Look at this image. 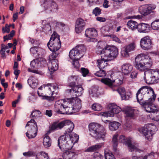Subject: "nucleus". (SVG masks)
<instances>
[{
    "instance_id": "1",
    "label": "nucleus",
    "mask_w": 159,
    "mask_h": 159,
    "mask_svg": "<svg viewBox=\"0 0 159 159\" xmlns=\"http://www.w3.org/2000/svg\"><path fill=\"white\" fill-rule=\"evenodd\" d=\"M101 54L103 58L97 61V66L100 69L107 66L106 61H111L116 57L118 54V49L115 46H107L102 49Z\"/></svg>"
},
{
    "instance_id": "2",
    "label": "nucleus",
    "mask_w": 159,
    "mask_h": 159,
    "mask_svg": "<svg viewBox=\"0 0 159 159\" xmlns=\"http://www.w3.org/2000/svg\"><path fill=\"white\" fill-rule=\"evenodd\" d=\"M58 88L56 84L48 83L43 84L39 88L38 94L39 96H42L43 99L52 101L54 99L52 96L55 93V91H57Z\"/></svg>"
},
{
    "instance_id": "3",
    "label": "nucleus",
    "mask_w": 159,
    "mask_h": 159,
    "mask_svg": "<svg viewBox=\"0 0 159 159\" xmlns=\"http://www.w3.org/2000/svg\"><path fill=\"white\" fill-rule=\"evenodd\" d=\"M90 134L96 139H101L104 140L106 132L104 128L97 123H91L89 126Z\"/></svg>"
},
{
    "instance_id": "4",
    "label": "nucleus",
    "mask_w": 159,
    "mask_h": 159,
    "mask_svg": "<svg viewBox=\"0 0 159 159\" xmlns=\"http://www.w3.org/2000/svg\"><path fill=\"white\" fill-rule=\"evenodd\" d=\"M154 94V91L152 88L143 87L138 90L136 94L137 102L141 105H143L144 100L151 98Z\"/></svg>"
},
{
    "instance_id": "5",
    "label": "nucleus",
    "mask_w": 159,
    "mask_h": 159,
    "mask_svg": "<svg viewBox=\"0 0 159 159\" xmlns=\"http://www.w3.org/2000/svg\"><path fill=\"white\" fill-rule=\"evenodd\" d=\"M65 126L67 127V129L65 134H66L71 133L74 128V125L71 121L64 120L60 122H54L50 127V130L61 129Z\"/></svg>"
},
{
    "instance_id": "6",
    "label": "nucleus",
    "mask_w": 159,
    "mask_h": 159,
    "mask_svg": "<svg viewBox=\"0 0 159 159\" xmlns=\"http://www.w3.org/2000/svg\"><path fill=\"white\" fill-rule=\"evenodd\" d=\"M47 46L51 51H57L61 46V42L59 36L56 32H54L51 35L49 41L47 43Z\"/></svg>"
},
{
    "instance_id": "7",
    "label": "nucleus",
    "mask_w": 159,
    "mask_h": 159,
    "mask_svg": "<svg viewBox=\"0 0 159 159\" xmlns=\"http://www.w3.org/2000/svg\"><path fill=\"white\" fill-rule=\"evenodd\" d=\"M144 75V79L148 84H154L159 80V73L154 70L150 69L145 71Z\"/></svg>"
},
{
    "instance_id": "8",
    "label": "nucleus",
    "mask_w": 159,
    "mask_h": 159,
    "mask_svg": "<svg viewBox=\"0 0 159 159\" xmlns=\"http://www.w3.org/2000/svg\"><path fill=\"white\" fill-rule=\"evenodd\" d=\"M30 126V128L26 133V135L29 139L33 138L36 137L38 131L37 125L36 122L33 119L29 121L26 127Z\"/></svg>"
},
{
    "instance_id": "9",
    "label": "nucleus",
    "mask_w": 159,
    "mask_h": 159,
    "mask_svg": "<svg viewBox=\"0 0 159 159\" xmlns=\"http://www.w3.org/2000/svg\"><path fill=\"white\" fill-rule=\"evenodd\" d=\"M156 98V95L154 94L151 98L146 100L143 105H142L147 112L152 113L157 111V107L153 103Z\"/></svg>"
},
{
    "instance_id": "10",
    "label": "nucleus",
    "mask_w": 159,
    "mask_h": 159,
    "mask_svg": "<svg viewBox=\"0 0 159 159\" xmlns=\"http://www.w3.org/2000/svg\"><path fill=\"white\" fill-rule=\"evenodd\" d=\"M156 7V5L154 4H145L139 7V11L141 15L145 16L149 15L151 13L154 12V10Z\"/></svg>"
},
{
    "instance_id": "11",
    "label": "nucleus",
    "mask_w": 159,
    "mask_h": 159,
    "mask_svg": "<svg viewBox=\"0 0 159 159\" xmlns=\"http://www.w3.org/2000/svg\"><path fill=\"white\" fill-rule=\"evenodd\" d=\"M67 137L68 138L67 134H65L61 136L58 140V145L59 148L64 151L68 150L71 148V146H70L69 144L67 141Z\"/></svg>"
},
{
    "instance_id": "12",
    "label": "nucleus",
    "mask_w": 159,
    "mask_h": 159,
    "mask_svg": "<svg viewBox=\"0 0 159 159\" xmlns=\"http://www.w3.org/2000/svg\"><path fill=\"white\" fill-rule=\"evenodd\" d=\"M67 103L70 102L72 105V107L74 112H77L80 110L81 107V100L76 97H73L67 98Z\"/></svg>"
},
{
    "instance_id": "13",
    "label": "nucleus",
    "mask_w": 159,
    "mask_h": 159,
    "mask_svg": "<svg viewBox=\"0 0 159 159\" xmlns=\"http://www.w3.org/2000/svg\"><path fill=\"white\" fill-rule=\"evenodd\" d=\"M153 42L148 36H145L142 38L140 41L141 47L145 50H148L153 47Z\"/></svg>"
},
{
    "instance_id": "14",
    "label": "nucleus",
    "mask_w": 159,
    "mask_h": 159,
    "mask_svg": "<svg viewBox=\"0 0 159 159\" xmlns=\"http://www.w3.org/2000/svg\"><path fill=\"white\" fill-rule=\"evenodd\" d=\"M126 139V137L123 135H121L119 137V141L123 143H125L130 151L132 152L135 151L136 152L138 151V145L137 144H132L130 141H127Z\"/></svg>"
},
{
    "instance_id": "15",
    "label": "nucleus",
    "mask_w": 159,
    "mask_h": 159,
    "mask_svg": "<svg viewBox=\"0 0 159 159\" xmlns=\"http://www.w3.org/2000/svg\"><path fill=\"white\" fill-rule=\"evenodd\" d=\"M39 64V59H36L33 60L30 62V66L31 68H28V71L29 72L43 75V73L42 71L34 69H37L38 68Z\"/></svg>"
},
{
    "instance_id": "16",
    "label": "nucleus",
    "mask_w": 159,
    "mask_h": 159,
    "mask_svg": "<svg viewBox=\"0 0 159 159\" xmlns=\"http://www.w3.org/2000/svg\"><path fill=\"white\" fill-rule=\"evenodd\" d=\"M136 46L135 43H132L124 47L121 52V56L125 57H129V52L134 50Z\"/></svg>"
},
{
    "instance_id": "17",
    "label": "nucleus",
    "mask_w": 159,
    "mask_h": 159,
    "mask_svg": "<svg viewBox=\"0 0 159 159\" xmlns=\"http://www.w3.org/2000/svg\"><path fill=\"white\" fill-rule=\"evenodd\" d=\"M86 23L84 20L79 18L77 19L75 24V31L77 33H81L84 29Z\"/></svg>"
},
{
    "instance_id": "18",
    "label": "nucleus",
    "mask_w": 159,
    "mask_h": 159,
    "mask_svg": "<svg viewBox=\"0 0 159 159\" xmlns=\"http://www.w3.org/2000/svg\"><path fill=\"white\" fill-rule=\"evenodd\" d=\"M68 91L71 96L77 97L82 95L83 93V89L81 85H77L72 89H68Z\"/></svg>"
},
{
    "instance_id": "19",
    "label": "nucleus",
    "mask_w": 159,
    "mask_h": 159,
    "mask_svg": "<svg viewBox=\"0 0 159 159\" xmlns=\"http://www.w3.org/2000/svg\"><path fill=\"white\" fill-rule=\"evenodd\" d=\"M142 59L138 55L135 58V63L134 66L135 68L141 71H147L148 70Z\"/></svg>"
},
{
    "instance_id": "20",
    "label": "nucleus",
    "mask_w": 159,
    "mask_h": 159,
    "mask_svg": "<svg viewBox=\"0 0 159 159\" xmlns=\"http://www.w3.org/2000/svg\"><path fill=\"white\" fill-rule=\"evenodd\" d=\"M138 55L142 59V61L148 70H150L152 65V62L151 57L148 56L144 54H141Z\"/></svg>"
},
{
    "instance_id": "21",
    "label": "nucleus",
    "mask_w": 159,
    "mask_h": 159,
    "mask_svg": "<svg viewBox=\"0 0 159 159\" xmlns=\"http://www.w3.org/2000/svg\"><path fill=\"white\" fill-rule=\"evenodd\" d=\"M101 81L102 83L108 86L113 91H115L116 87L115 80H112L108 78H106L102 79Z\"/></svg>"
},
{
    "instance_id": "22",
    "label": "nucleus",
    "mask_w": 159,
    "mask_h": 159,
    "mask_svg": "<svg viewBox=\"0 0 159 159\" xmlns=\"http://www.w3.org/2000/svg\"><path fill=\"white\" fill-rule=\"evenodd\" d=\"M97 35L96 30L94 28H90L86 29L85 31V35L88 38H90L93 41H94L96 40L94 38Z\"/></svg>"
},
{
    "instance_id": "23",
    "label": "nucleus",
    "mask_w": 159,
    "mask_h": 159,
    "mask_svg": "<svg viewBox=\"0 0 159 159\" xmlns=\"http://www.w3.org/2000/svg\"><path fill=\"white\" fill-rule=\"evenodd\" d=\"M48 68L51 72L57 70L58 68V61L57 60L49 61L48 63Z\"/></svg>"
},
{
    "instance_id": "24",
    "label": "nucleus",
    "mask_w": 159,
    "mask_h": 159,
    "mask_svg": "<svg viewBox=\"0 0 159 159\" xmlns=\"http://www.w3.org/2000/svg\"><path fill=\"white\" fill-rule=\"evenodd\" d=\"M53 130H50L49 129V130L47 132V134L44 135L43 143L44 146L46 148H48L50 147L52 143L51 139L47 134H50L51 133L50 131Z\"/></svg>"
},
{
    "instance_id": "25",
    "label": "nucleus",
    "mask_w": 159,
    "mask_h": 159,
    "mask_svg": "<svg viewBox=\"0 0 159 159\" xmlns=\"http://www.w3.org/2000/svg\"><path fill=\"white\" fill-rule=\"evenodd\" d=\"M64 103H61V101H57L55 104V107L56 111L57 113L61 114H65L64 109Z\"/></svg>"
},
{
    "instance_id": "26",
    "label": "nucleus",
    "mask_w": 159,
    "mask_h": 159,
    "mask_svg": "<svg viewBox=\"0 0 159 159\" xmlns=\"http://www.w3.org/2000/svg\"><path fill=\"white\" fill-rule=\"evenodd\" d=\"M133 67L129 63H125L121 66V70L123 74L126 75L129 74L132 71Z\"/></svg>"
},
{
    "instance_id": "27",
    "label": "nucleus",
    "mask_w": 159,
    "mask_h": 159,
    "mask_svg": "<svg viewBox=\"0 0 159 159\" xmlns=\"http://www.w3.org/2000/svg\"><path fill=\"white\" fill-rule=\"evenodd\" d=\"M64 112L65 114H71L73 112L72 110L73 109L72 107V105L70 104V102L68 103H67V99H65L64 100Z\"/></svg>"
},
{
    "instance_id": "28",
    "label": "nucleus",
    "mask_w": 159,
    "mask_h": 159,
    "mask_svg": "<svg viewBox=\"0 0 159 159\" xmlns=\"http://www.w3.org/2000/svg\"><path fill=\"white\" fill-rule=\"evenodd\" d=\"M147 128L149 132V136H148V139L152 140L153 135L155 133V132L157 130L156 126L152 124H150L147 125Z\"/></svg>"
},
{
    "instance_id": "29",
    "label": "nucleus",
    "mask_w": 159,
    "mask_h": 159,
    "mask_svg": "<svg viewBox=\"0 0 159 159\" xmlns=\"http://www.w3.org/2000/svg\"><path fill=\"white\" fill-rule=\"evenodd\" d=\"M80 55L79 53L78 52V51L75 49V48H73L70 51L69 54L70 57L72 59H80L81 57H83V55H81V57H80Z\"/></svg>"
},
{
    "instance_id": "30",
    "label": "nucleus",
    "mask_w": 159,
    "mask_h": 159,
    "mask_svg": "<svg viewBox=\"0 0 159 159\" xmlns=\"http://www.w3.org/2000/svg\"><path fill=\"white\" fill-rule=\"evenodd\" d=\"M111 117L113 116L115 114L118 113L121 110L120 108L114 104H111L110 106Z\"/></svg>"
},
{
    "instance_id": "31",
    "label": "nucleus",
    "mask_w": 159,
    "mask_h": 159,
    "mask_svg": "<svg viewBox=\"0 0 159 159\" xmlns=\"http://www.w3.org/2000/svg\"><path fill=\"white\" fill-rule=\"evenodd\" d=\"M136 110L131 107H127L125 110V112L127 116L133 117H134Z\"/></svg>"
},
{
    "instance_id": "32",
    "label": "nucleus",
    "mask_w": 159,
    "mask_h": 159,
    "mask_svg": "<svg viewBox=\"0 0 159 159\" xmlns=\"http://www.w3.org/2000/svg\"><path fill=\"white\" fill-rule=\"evenodd\" d=\"M147 117L148 118L152 120L156 121H159V111L158 110V108L157 109V111L148 115Z\"/></svg>"
},
{
    "instance_id": "33",
    "label": "nucleus",
    "mask_w": 159,
    "mask_h": 159,
    "mask_svg": "<svg viewBox=\"0 0 159 159\" xmlns=\"http://www.w3.org/2000/svg\"><path fill=\"white\" fill-rule=\"evenodd\" d=\"M149 25L146 24L141 23L139 24L138 30L139 32L146 33L148 32Z\"/></svg>"
},
{
    "instance_id": "34",
    "label": "nucleus",
    "mask_w": 159,
    "mask_h": 159,
    "mask_svg": "<svg viewBox=\"0 0 159 159\" xmlns=\"http://www.w3.org/2000/svg\"><path fill=\"white\" fill-rule=\"evenodd\" d=\"M115 89V91H117L121 95V97L123 99L125 98L126 93L125 89L123 87H120L118 88L117 86L116 85Z\"/></svg>"
},
{
    "instance_id": "35",
    "label": "nucleus",
    "mask_w": 159,
    "mask_h": 159,
    "mask_svg": "<svg viewBox=\"0 0 159 159\" xmlns=\"http://www.w3.org/2000/svg\"><path fill=\"white\" fill-rule=\"evenodd\" d=\"M138 23L136 21L130 20L127 23L128 27L132 30H134L138 28Z\"/></svg>"
},
{
    "instance_id": "36",
    "label": "nucleus",
    "mask_w": 159,
    "mask_h": 159,
    "mask_svg": "<svg viewBox=\"0 0 159 159\" xmlns=\"http://www.w3.org/2000/svg\"><path fill=\"white\" fill-rule=\"evenodd\" d=\"M102 146L100 144H96L89 147L85 151L86 152H93L99 150Z\"/></svg>"
},
{
    "instance_id": "37",
    "label": "nucleus",
    "mask_w": 159,
    "mask_h": 159,
    "mask_svg": "<svg viewBox=\"0 0 159 159\" xmlns=\"http://www.w3.org/2000/svg\"><path fill=\"white\" fill-rule=\"evenodd\" d=\"M118 134L116 133L113 135L112 139V144L113 148L115 151L116 150L118 144Z\"/></svg>"
},
{
    "instance_id": "38",
    "label": "nucleus",
    "mask_w": 159,
    "mask_h": 159,
    "mask_svg": "<svg viewBox=\"0 0 159 159\" xmlns=\"http://www.w3.org/2000/svg\"><path fill=\"white\" fill-rule=\"evenodd\" d=\"M141 131L145 136V138L149 141H151L152 140L148 139V136H149V132L147 128V125H145L141 129Z\"/></svg>"
},
{
    "instance_id": "39",
    "label": "nucleus",
    "mask_w": 159,
    "mask_h": 159,
    "mask_svg": "<svg viewBox=\"0 0 159 159\" xmlns=\"http://www.w3.org/2000/svg\"><path fill=\"white\" fill-rule=\"evenodd\" d=\"M75 155L74 152L70 151L64 153L63 155V157L64 159H73Z\"/></svg>"
},
{
    "instance_id": "40",
    "label": "nucleus",
    "mask_w": 159,
    "mask_h": 159,
    "mask_svg": "<svg viewBox=\"0 0 159 159\" xmlns=\"http://www.w3.org/2000/svg\"><path fill=\"white\" fill-rule=\"evenodd\" d=\"M36 159H49V157L47 153L44 152H41L36 155Z\"/></svg>"
},
{
    "instance_id": "41",
    "label": "nucleus",
    "mask_w": 159,
    "mask_h": 159,
    "mask_svg": "<svg viewBox=\"0 0 159 159\" xmlns=\"http://www.w3.org/2000/svg\"><path fill=\"white\" fill-rule=\"evenodd\" d=\"M55 3L52 0H46L43 3L44 7L45 10L50 8Z\"/></svg>"
},
{
    "instance_id": "42",
    "label": "nucleus",
    "mask_w": 159,
    "mask_h": 159,
    "mask_svg": "<svg viewBox=\"0 0 159 159\" xmlns=\"http://www.w3.org/2000/svg\"><path fill=\"white\" fill-rule=\"evenodd\" d=\"M120 125V124L117 122L113 121L110 123L109 128L112 131L117 129Z\"/></svg>"
},
{
    "instance_id": "43",
    "label": "nucleus",
    "mask_w": 159,
    "mask_h": 159,
    "mask_svg": "<svg viewBox=\"0 0 159 159\" xmlns=\"http://www.w3.org/2000/svg\"><path fill=\"white\" fill-rule=\"evenodd\" d=\"M75 49L79 53L80 55H83V53L85 52L86 50V48L83 45L77 46L75 47Z\"/></svg>"
},
{
    "instance_id": "44",
    "label": "nucleus",
    "mask_w": 159,
    "mask_h": 159,
    "mask_svg": "<svg viewBox=\"0 0 159 159\" xmlns=\"http://www.w3.org/2000/svg\"><path fill=\"white\" fill-rule=\"evenodd\" d=\"M151 26L153 30H159V20L153 21L151 24Z\"/></svg>"
},
{
    "instance_id": "45",
    "label": "nucleus",
    "mask_w": 159,
    "mask_h": 159,
    "mask_svg": "<svg viewBox=\"0 0 159 159\" xmlns=\"http://www.w3.org/2000/svg\"><path fill=\"white\" fill-rule=\"evenodd\" d=\"M32 117H39L42 116L41 112L39 110H35L33 111L31 114Z\"/></svg>"
},
{
    "instance_id": "46",
    "label": "nucleus",
    "mask_w": 159,
    "mask_h": 159,
    "mask_svg": "<svg viewBox=\"0 0 159 159\" xmlns=\"http://www.w3.org/2000/svg\"><path fill=\"white\" fill-rule=\"evenodd\" d=\"M69 80L71 81H72L69 84L70 86L73 88L74 87L76 86V82L77 81V78L76 76H71L70 77Z\"/></svg>"
},
{
    "instance_id": "47",
    "label": "nucleus",
    "mask_w": 159,
    "mask_h": 159,
    "mask_svg": "<svg viewBox=\"0 0 159 159\" xmlns=\"http://www.w3.org/2000/svg\"><path fill=\"white\" fill-rule=\"evenodd\" d=\"M28 81V83L30 84V85L32 87V88H34L37 84L36 80L33 77L29 78Z\"/></svg>"
},
{
    "instance_id": "48",
    "label": "nucleus",
    "mask_w": 159,
    "mask_h": 159,
    "mask_svg": "<svg viewBox=\"0 0 159 159\" xmlns=\"http://www.w3.org/2000/svg\"><path fill=\"white\" fill-rule=\"evenodd\" d=\"M1 49L0 51L1 54L2 55V57L3 58L6 57L5 50L6 49L8 48V46H6L3 44H2L1 45Z\"/></svg>"
},
{
    "instance_id": "49",
    "label": "nucleus",
    "mask_w": 159,
    "mask_h": 159,
    "mask_svg": "<svg viewBox=\"0 0 159 159\" xmlns=\"http://www.w3.org/2000/svg\"><path fill=\"white\" fill-rule=\"evenodd\" d=\"M94 75L97 76L102 77L105 76L106 73L105 71L104 70H100L94 73Z\"/></svg>"
},
{
    "instance_id": "50",
    "label": "nucleus",
    "mask_w": 159,
    "mask_h": 159,
    "mask_svg": "<svg viewBox=\"0 0 159 159\" xmlns=\"http://www.w3.org/2000/svg\"><path fill=\"white\" fill-rule=\"evenodd\" d=\"M52 53L49 56V61H52L57 60L56 58L57 57L59 53L56 52V51H52Z\"/></svg>"
},
{
    "instance_id": "51",
    "label": "nucleus",
    "mask_w": 159,
    "mask_h": 159,
    "mask_svg": "<svg viewBox=\"0 0 159 159\" xmlns=\"http://www.w3.org/2000/svg\"><path fill=\"white\" fill-rule=\"evenodd\" d=\"M92 108L94 111H100L102 109V107L100 104L95 103L92 105Z\"/></svg>"
},
{
    "instance_id": "52",
    "label": "nucleus",
    "mask_w": 159,
    "mask_h": 159,
    "mask_svg": "<svg viewBox=\"0 0 159 159\" xmlns=\"http://www.w3.org/2000/svg\"><path fill=\"white\" fill-rule=\"evenodd\" d=\"M15 31L14 30H12L8 35H6V36H4L3 37L4 39V41H5L6 40L10 39L12 37L14 36L15 35Z\"/></svg>"
},
{
    "instance_id": "53",
    "label": "nucleus",
    "mask_w": 159,
    "mask_h": 159,
    "mask_svg": "<svg viewBox=\"0 0 159 159\" xmlns=\"http://www.w3.org/2000/svg\"><path fill=\"white\" fill-rule=\"evenodd\" d=\"M51 26L49 24H45L43 28V31L46 33H48L49 31H51Z\"/></svg>"
},
{
    "instance_id": "54",
    "label": "nucleus",
    "mask_w": 159,
    "mask_h": 159,
    "mask_svg": "<svg viewBox=\"0 0 159 159\" xmlns=\"http://www.w3.org/2000/svg\"><path fill=\"white\" fill-rule=\"evenodd\" d=\"M23 155L26 157H30L35 156V153L32 151H29L27 152H23Z\"/></svg>"
},
{
    "instance_id": "55",
    "label": "nucleus",
    "mask_w": 159,
    "mask_h": 159,
    "mask_svg": "<svg viewBox=\"0 0 159 159\" xmlns=\"http://www.w3.org/2000/svg\"><path fill=\"white\" fill-rule=\"evenodd\" d=\"M105 159H116L114 155L111 153L107 152L105 153Z\"/></svg>"
},
{
    "instance_id": "56",
    "label": "nucleus",
    "mask_w": 159,
    "mask_h": 159,
    "mask_svg": "<svg viewBox=\"0 0 159 159\" xmlns=\"http://www.w3.org/2000/svg\"><path fill=\"white\" fill-rule=\"evenodd\" d=\"M108 36L110 37L115 42L120 43H121V41L116 36L113 34H111L109 35Z\"/></svg>"
},
{
    "instance_id": "57",
    "label": "nucleus",
    "mask_w": 159,
    "mask_h": 159,
    "mask_svg": "<svg viewBox=\"0 0 159 159\" xmlns=\"http://www.w3.org/2000/svg\"><path fill=\"white\" fill-rule=\"evenodd\" d=\"M101 10L98 7H96L93 10V13L94 14L95 16H97L98 15L101 13Z\"/></svg>"
},
{
    "instance_id": "58",
    "label": "nucleus",
    "mask_w": 159,
    "mask_h": 159,
    "mask_svg": "<svg viewBox=\"0 0 159 159\" xmlns=\"http://www.w3.org/2000/svg\"><path fill=\"white\" fill-rule=\"evenodd\" d=\"M73 60L72 64L74 67L76 68H78L80 66L78 60L79 59H74Z\"/></svg>"
},
{
    "instance_id": "59",
    "label": "nucleus",
    "mask_w": 159,
    "mask_h": 159,
    "mask_svg": "<svg viewBox=\"0 0 159 159\" xmlns=\"http://www.w3.org/2000/svg\"><path fill=\"white\" fill-rule=\"evenodd\" d=\"M38 45H37V46H34L30 48V51L31 53L33 54H36L37 53L38 50L39 49L38 47Z\"/></svg>"
},
{
    "instance_id": "60",
    "label": "nucleus",
    "mask_w": 159,
    "mask_h": 159,
    "mask_svg": "<svg viewBox=\"0 0 159 159\" xmlns=\"http://www.w3.org/2000/svg\"><path fill=\"white\" fill-rule=\"evenodd\" d=\"M103 156L98 152H96L94 153V159H103Z\"/></svg>"
},
{
    "instance_id": "61",
    "label": "nucleus",
    "mask_w": 159,
    "mask_h": 159,
    "mask_svg": "<svg viewBox=\"0 0 159 159\" xmlns=\"http://www.w3.org/2000/svg\"><path fill=\"white\" fill-rule=\"evenodd\" d=\"M81 73L83 76H86L89 72V70L85 68H81Z\"/></svg>"
},
{
    "instance_id": "62",
    "label": "nucleus",
    "mask_w": 159,
    "mask_h": 159,
    "mask_svg": "<svg viewBox=\"0 0 159 159\" xmlns=\"http://www.w3.org/2000/svg\"><path fill=\"white\" fill-rule=\"evenodd\" d=\"M10 31L9 26L7 24H6L5 28L3 27L2 28V32L3 33H5L6 32L8 33L10 32Z\"/></svg>"
},
{
    "instance_id": "63",
    "label": "nucleus",
    "mask_w": 159,
    "mask_h": 159,
    "mask_svg": "<svg viewBox=\"0 0 159 159\" xmlns=\"http://www.w3.org/2000/svg\"><path fill=\"white\" fill-rule=\"evenodd\" d=\"M100 0H88L89 2V5L91 6L94 4H97Z\"/></svg>"
},
{
    "instance_id": "64",
    "label": "nucleus",
    "mask_w": 159,
    "mask_h": 159,
    "mask_svg": "<svg viewBox=\"0 0 159 159\" xmlns=\"http://www.w3.org/2000/svg\"><path fill=\"white\" fill-rule=\"evenodd\" d=\"M137 72L136 71H133L130 75V77L132 79H134L137 77Z\"/></svg>"
}]
</instances>
